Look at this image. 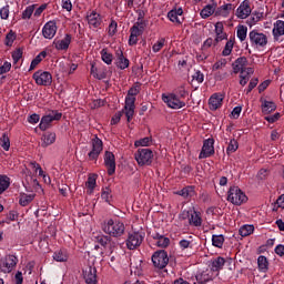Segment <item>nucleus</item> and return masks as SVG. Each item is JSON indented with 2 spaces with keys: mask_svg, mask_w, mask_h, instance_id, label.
I'll return each instance as SVG.
<instances>
[{
  "mask_svg": "<svg viewBox=\"0 0 284 284\" xmlns=\"http://www.w3.org/2000/svg\"><path fill=\"white\" fill-rule=\"evenodd\" d=\"M30 166L36 170V172H39V176H45V173L43 172V169H41V165L37 162H30Z\"/></svg>",
  "mask_w": 284,
  "mask_h": 284,
  "instance_id": "60",
  "label": "nucleus"
},
{
  "mask_svg": "<svg viewBox=\"0 0 284 284\" xmlns=\"http://www.w3.org/2000/svg\"><path fill=\"white\" fill-rule=\"evenodd\" d=\"M232 10H234V4H232V3L223 4V6L219 7L217 9L215 8V17H223L224 19H227V17H230V12H232Z\"/></svg>",
  "mask_w": 284,
  "mask_h": 284,
  "instance_id": "26",
  "label": "nucleus"
},
{
  "mask_svg": "<svg viewBox=\"0 0 284 284\" xmlns=\"http://www.w3.org/2000/svg\"><path fill=\"white\" fill-rule=\"evenodd\" d=\"M210 110H219L223 105V95L220 93L213 94L209 99Z\"/></svg>",
  "mask_w": 284,
  "mask_h": 284,
  "instance_id": "28",
  "label": "nucleus"
},
{
  "mask_svg": "<svg viewBox=\"0 0 284 284\" xmlns=\"http://www.w3.org/2000/svg\"><path fill=\"white\" fill-rule=\"evenodd\" d=\"M163 45H165V38H161L158 40V43H154L152 47L153 52H161L163 49Z\"/></svg>",
  "mask_w": 284,
  "mask_h": 284,
  "instance_id": "54",
  "label": "nucleus"
},
{
  "mask_svg": "<svg viewBox=\"0 0 284 284\" xmlns=\"http://www.w3.org/2000/svg\"><path fill=\"white\" fill-rule=\"evenodd\" d=\"M53 258H54V261H57L58 263H65V261H68V252H67V251H63V250L57 251V252L53 254Z\"/></svg>",
  "mask_w": 284,
  "mask_h": 284,
  "instance_id": "39",
  "label": "nucleus"
},
{
  "mask_svg": "<svg viewBox=\"0 0 284 284\" xmlns=\"http://www.w3.org/2000/svg\"><path fill=\"white\" fill-rule=\"evenodd\" d=\"M104 165L108 168V174L112 176L116 172V162L114 159V153L106 151L104 154Z\"/></svg>",
  "mask_w": 284,
  "mask_h": 284,
  "instance_id": "15",
  "label": "nucleus"
},
{
  "mask_svg": "<svg viewBox=\"0 0 284 284\" xmlns=\"http://www.w3.org/2000/svg\"><path fill=\"white\" fill-rule=\"evenodd\" d=\"M257 266L260 272H266L270 267V262H267V257L264 255H260L257 258Z\"/></svg>",
  "mask_w": 284,
  "mask_h": 284,
  "instance_id": "35",
  "label": "nucleus"
},
{
  "mask_svg": "<svg viewBox=\"0 0 284 284\" xmlns=\"http://www.w3.org/2000/svg\"><path fill=\"white\" fill-rule=\"evenodd\" d=\"M212 278H213L212 271H207V270L196 275V281H199V283L201 284L207 283L209 281H212Z\"/></svg>",
  "mask_w": 284,
  "mask_h": 284,
  "instance_id": "34",
  "label": "nucleus"
},
{
  "mask_svg": "<svg viewBox=\"0 0 284 284\" xmlns=\"http://www.w3.org/2000/svg\"><path fill=\"white\" fill-rule=\"evenodd\" d=\"M94 241H99V244L101 247H103L102 255L105 254V256H110L112 252H114V242H112V237L103 234L94 235Z\"/></svg>",
  "mask_w": 284,
  "mask_h": 284,
  "instance_id": "7",
  "label": "nucleus"
},
{
  "mask_svg": "<svg viewBox=\"0 0 284 284\" xmlns=\"http://www.w3.org/2000/svg\"><path fill=\"white\" fill-rule=\"evenodd\" d=\"M116 57V65L120 68V70H125L126 68H130V60L128 58H124L123 51L121 49L116 50L115 52Z\"/></svg>",
  "mask_w": 284,
  "mask_h": 284,
  "instance_id": "27",
  "label": "nucleus"
},
{
  "mask_svg": "<svg viewBox=\"0 0 284 284\" xmlns=\"http://www.w3.org/2000/svg\"><path fill=\"white\" fill-rule=\"evenodd\" d=\"M133 28H138V30H141L142 32H144L145 28H148V22L139 18L138 22L133 26Z\"/></svg>",
  "mask_w": 284,
  "mask_h": 284,
  "instance_id": "56",
  "label": "nucleus"
},
{
  "mask_svg": "<svg viewBox=\"0 0 284 284\" xmlns=\"http://www.w3.org/2000/svg\"><path fill=\"white\" fill-rule=\"evenodd\" d=\"M276 110V104L272 101H264L262 104V112L264 114H271V112H274Z\"/></svg>",
  "mask_w": 284,
  "mask_h": 284,
  "instance_id": "37",
  "label": "nucleus"
},
{
  "mask_svg": "<svg viewBox=\"0 0 284 284\" xmlns=\"http://www.w3.org/2000/svg\"><path fill=\"white\" fill-rule=\"evenodd\" d=\"M57 34V22L49 21L42 28V36L44 39H54Z\"/></svg>",
  "mask_w": 284,
  "mask_h": 284,
  "instance_id": "18",
  "label": "nucleus"
},
{
  "mask_svg": "<svg viewBox=\"0 0 284 284\" xmlns=\"http://www.w3.org/2000/svg\"><path fill=\"white\" fill-rule=\"evenodd\" d=\"M248 41L252 48H265L267 45V36L254 29L248 33Z\"/></svg>",
  "mask_w": 284,
  "mask_h": 284,
  "instance_id": "4",
  "label": "nucleus"
},
{
  "mask_svg": "<svg viewBox=\"0 0 284 284\" xmlns=\"http://www.w3.org/2000/svg\"><path fill=\"white\" fill-rule=\"evenodd\" d=\"M145 239V233L138 231L130 233L126 239V247L128 250H136L143 243V240Z\"/></svg>",
  "mask_w": 284,
  "mask_h": 284,
  "instance_id": "11",
  "label": "nucleus"
},
{
  "mask_svg": "<svg viewBox=\"0 0 284 284\" xmlns=\"http://www.w3.org/2000/svg\"><path fill=\"white\" fill-rule=\"evenodd\" d=\"M168 18L170 19V21H172V23H178V26H181V23H183V9H172L168 13Z\"/></svg>",
  "mask_w": 284,
  "mask_h": 284,
  "instance_id": "23",
  "label": "nucleus"
},
{
  "mask_svg": "<svg viewBox=\"0 0 284 284\" xmlns=\"http://www.w3.org/2000/svg\"><path fill=\"white\" fill-rule=\"evenodd\" d=\"M14 33L12 32H9L7 36H6V45H12V43H14Z\"/></svg>",
  "mask_w": 284,
  "mask_h": 284,
  "instance_id": "64",
  "label": "nucleus"
},
{
  "mask_svg": "<svg viewBox=\"0 0 284 284\" xmlns=\"http://www.w3.org/2000/svg\"><path fill=\"white\" fill-rule=\"evenodd\" d=\"M0 145L2 149H4L6 152H8V150H10V138L8 136V134L3 133L1 139H0Z\"/></svg>",
  "mask_w": 284,
  "mask_h": 284,
  "instance_id": "49",
  "label": "nucleus"
},
{
  "mask_svg": "<svg viewBox=\"0 0 284 284\" xmlns=\"http://www.w3.org/2000/svg\"><path fill=\"white\" fill-rule=\"evenodd\" d=\"M91 74L92 77H94V79H99L100 81L101 79H105V73H102V75H99V69H97L94 64L91 65Z\"/></svg>",
  "mask_w": 284,
  "mask_h": 284,
  "instance_id": "61",
  "label": "nucleus"
},
{
  "mask_svg": "<svg viewBox=\"0 0 284 284\" xmlns=\"http://www.w3.org/2000/svg\"><path fill=\"white\" fill-rule=\"evenodd\" d=\"M237 39H240V41L247 39V27L241 24L237 27Z\"/></svg>",
  "mask_w": 284,
  "mask_h": 284,
  "instance_id": "46",
  "label": "nucleus"
},
{
  "mask_svg": "<svg viewBox=\"0 0 284 284\" xmlns=\"http://www.w3.org/2000/svg\"><path fill=\"white\" fill-rule=\"evenodd\" d=\"M26 182H27V185H29L31 187H34V189L39 187V180H37V178L34 175H32V173L27 175Z\"/></svg>",
  "mask_w": 284,
  "mask_h": 284,
  "instance_id": "48",
  "label": "nucleus"
},
{
  "mask_svg": "<svg viewBox=\"0 0 284 284\" xmlns=\"http://www.w3.org/2000/svg\"><path fill=\"white\" fill-rule=\"evenodd\" d=\"M234 50V40H229L222 51L223 57H230Z\"/></svg>",
  "mask_w": 284,
  "mask_h": 284,
  "instance_id": "45",
  "label": "nucleus"
},
{
  "mask_svg": "<svg viewBox=\"0 0 284 284\" xmlns=\"http://www.w3.org/2000/svg\"><path fill=\"white\" fill-rule=\"evenodd\" d=\"M37 85H52V74L48 71H37L33 73Z\"/></svg>",
  "mask_w": 284,
  "mask_h": 284,
  "instance_id": "13",
  "label": "nucleus"
},
{
  "mask_svg": "<svg viewBox=\"0 0 284 284\" xmlns=\"http://www.w3.org/2000/svg\"><path fill=\"white\" fill-rule=\"evenodd\" d=\"M139 94V89L133 87L129 90L128 95L125 98V105H124V114L129 122L132 121L134 116V103L136 101V95Z\"/></svg>",
  "mask_w": 284,
  "mask_h": 284,
  "instance_id": "2",
  "label": "nucleus"
},
{
  "mask_svg": "<svg viewBox=\"0 0 284 284\" xmlns=\"http://www.w3.org/2000/svg\"><path fill=\"white\" fill-rule=\"evenodd\" d=\"M70 43H72V36L69 33H67L63 39L53 41L55 50H68Z\"/></svg>",
  "mask_w": 284,
  "mask_h": 284,
  "instance_id": "21",
  "label": "nucleus"
},
{
  "mask_svg": "<svg viewBox=\"0 0 284 284\" xmlns=\"http://www.w3.org/2000/svg\"><path fill=\"white\" fill-rule=\"evenodd\" d=\"M37 194L31 193H21L20 197H19V203L22 207H27V205H30V203H32V201H34Z\"/></svg>",
  "mask_w": 284,
  "mask_h": 284,
  "instance_id": "33",
  "label": "nucleus"
},
{
  "mask_svg": "<svg viewBox=\"0 0 284 284\" xmlns=\"http://www.w3.org/2000/svg\"><path fill=\"white\" fill-rule=\"evenodd\" d=\"M85 186L89 190L88 194H92V192H94V187H97V176H89Z\"/></svg>",
  "mask_w": 284,
  "mask_h": 284,
  "instance_id": "41",
  "label": "nucleus"
},
{
  "mask_svg": "<svg viewBox=\"0 0 284 284\" xmlns=\"http://www.w3.org/2000/svg\"><path fill=\"white\" fill-rule=\"evenodd\" d=\"M45 57H48V52L45 51H41L31 62L30 64V70H34V68H37V65L43 61V59H45Z\"/></svg>",
  "mask_w": 284,
  "mask_h": 284,
  "instance_id": "40",
  "label": "nucleus"
},
{
  "mask_svg": "<svg viewBox=\"0 0 284 284\" xmlns=\"http://www.w3.org/2000/svg\"><path fill=\"white\" fill-rule=\"evenodd\" d=\"M254 233V225H243L240 227V235L242 236H250V234Z\"/></svg>",
  "mask_w": 284,
  "mask_h": 284,
  "instance_id": "42",
  "label": "nucleus"
},
{
  "mask_svg": "<svg viewBox=\"0 0 284 284\" xmlns=\"http://www.w3.org/2000/svg\"><path fill=\"white\" fill-rule=\"evenodd\" d=\"M223 22L215 23V43H221V41H225L227 39V33H225Z\"/></svg>",
  "mask_w": 284,
  "mask_h": 284,
  "instance_id": "29",
  "label": "nucleus"
},
{
  "mask_svg": "<svg viewBox=\"0 0 284 284\" xmlns=\"http://www.w3.org/2000/svg\"><path fill=\"white\" fill-rule=\"evenodd\" d=\"M102 230L105 234H109V236L119 239V236L125 234V224L119 219H110L103 223Z\"/></svg>",
  "mask_w": 284,
  "mask_h": 284,
  "instance_id": "1",
  "label": "nucleus"
},
{
  "mask_svg": "<svg viewBox=\"0 0 284 284\" xmlns=\"http://www.w3.org/2000/svg\"><path fill=\"white\" fill-rule=\"evenodd\" d=\"M226 65H227V61L225 59H222L213 64L212 71L216 72L217 70H225Z\"/></svg>",
  "mask_w": 284,
  "mask_h": 284,
  "instance_id": "52",
  "label": "nucleus"
},
{
  "mask_svg": "<svg viewBox=\"0 0 284 284\" xmlns=\"http://www.w3.org/2000/svg\"><path fill=\"white\" fill-rule=\"evenodd\" d=\"M216 14V3L206 4L200 12L202 19H209L212 14Z\"/></svg>",
  "mask_w": 284,
  "mask_h": 284,
  "instance_id": "30",
  "label": "nucleus"
},
{
  "mask_svg": "<svg viewBox=\"0 0 284 284\" xmlns=\"http://www.w3.org/2000/svg\"><path fill=\"white\" fill-rule=\"evenodd\" d=\"M10 187V178L8 175H0V194Z\"/></svg>",
  "mask_w": 284,
  "mask_h": 284,
  "instance_id": "38",
  "label": "nucleus"
},
{
  "mask_svg": "<svg viewBox=\"0 0 284 284\" xmlns=\"http://www.w3.org/2000/svg\"><path fill=\"white\" fill-rule=\"evenodd\" d=\"M214 154V139H207L204 141L200 159H207Z\"/></svg>",
  "mask_w": 284,
  "mask_h": 284,
  "instance_id": "16",
  "label": "nucleus"
},
{
  "mask_svg": "<svg viewBox=\"0 0 284 284\" xmlns=\"http://www.w3.org/2000/svg\"><path fill=\"white\" fill-rule=\"evenodd\" d=\"M152 159H154V154L150 149H140L135 153V161L139 165H151Z\"/></svg>",
  "mask_w": 284,
  "mask_h": 284,
  "instance_id": "12",
  "label": "nucleus"
},
{
  "mask_svg": "<svg viewBox=\"0 0 284 284\" xmlns=\"http://www.w3.org/2000/svg\"><path fill=\"white\" fill-rule=\"evenodd\" d=\"M101 152H103V141L95 136L92 140V150L89 153V159H91V161H94V159H99V154H101Z\"/></svg>",
  "mask_w": 284,
  "mask_h": 284,
  "instance_id": "14",
  "label": "nucleus"
},
{
  "mask_svg": "<svg viewBox=\"0 0 284 284\" xmlns=\"http://www.w3.org/2000/svg\"><path fill=\"white\" fill-rule=\"evenodd\" d=\"M205 77L203 75V73L201 71H196L193 74V81H196V83H203Z\"/></svg>",
  "mask_w": 284,
  "mask_h": 284,
  "instance_id": "63",
  "label": "nucleus"
},
{
  "mask_svg": "<svg viewBox=\"0 0 284 284\" xmlns=\"http://www.w3.org/2000/svg\"><path fill=\"white\" fill-rule=\"evenodd\" d=\"M101 59L106 65H112V61L114 60V55L112 53L108 52L106 49H102L101 52Z\"/></svg>",
  "mask_w": 284,
  "mask_h": 284,
  "instance_id": "36",
  "label": "nucleus"
},
{
  "mask_svg": "<svg viewBox=\"0 0 284 284\" xmlns=\"http://www.w3.org/2000/svg\"><path fill=\"white\" fill-rule=\"evenodd\" d=\"M61 116L63 114L59 111H51L47 115H43L39 124L40 130L44 132L52 125V121H61Z\"/></svg>",
  "mask_w": 284,
  "mask_h": 284,
  "instance_id": "10",
  "label": "nucleus"
},
{
  "mask_svg": "<svg viewBox=\"0 0 284 284\" xmlns=\"http://www.w3.org/2000/svg\"><path fill=\"white\" fill-rule=\"evenodd\" d=\"M41 141H42L41 146L48 148L49 145H52L54 141H57V133L47 132L42 135Z\"/></svg>",
  "mask_w": 284,
  "mask_h": 284,
  "instance_id": "31",
  "label": "nucleus"
},
{
  "mask_svg": "<svg viewBox=\"0 0 284 284\" xmlns=\"http://www.w3.org/2000/svg\"><path fill=\"white\" fill-rule=\"evenodd\" d=\"M0 17L1 19H8L10 17V6L7 4L0 9Z\"/></svg>",
  "mask_w": 284,
  "mask_h": 284,
  "instance_id": "59",
  "label": "nucleus"
},
{
  "mask_svg": "<svg viewBox=\"0 0 284 284\" xmlns=\"http://www.w3.org/2000/svg\"><path fill=\"white\" fill-rule=\"evenodd\" d=\"M12 70V63L6 61L1 67H0V77L1 74H7V72H10Z\"/></svg>",
  "mask_w": 284,
  "mask_h": 284,
  "instance_id": "58",
  "label": "nucleus"
},
{
  "mask_svg": "<svg viewBox=\"0 0 284 284\" xmlns=\"http://www.w3.org/2000/svg\"><path fill=\"white\" fill-rule=\"evenodd\" d=\"M152 142L151 138H143L134 142L135 148H148Z\"/></svg>",
  "mask_w": 284,
  "mask_h": 284,
  "instance_id": "51",
  "label": "nucleus"
},
{
  "mask_svg": "<svg viewBox=\"0 0 284 284\" xmlns=\"http://www.w3.org/2000/svg\"><path fill=\"white\" fill-rule=\"evenodd\" d=\"M162 101L166 103L168 108H171V110H181V108H185V101L178 98L176 93H163Z\"/></svg>",
  "mask_w": 284,
  "mask_h": 284,
  "instance_id": "6",
  "label": "nucleus"
},
{
  "mask_svg": "<svg viewBox=\"0 0 284 284\" xmlns=\"http://www.w3.org/2000/svg\"><path fill=\"white\" fill-rule=\"evenodd\" d=\"M252 74H247V73H241L240 74V85H247V81H250Z\"/></svg>",
  "mask_w": 284,
  "mask_h": 284,
  "instance_id": "62",
  "label": "nucleus"
},
{
  "mask_svg": "<svg viewBox=\"0 0 284 284\" xmlns=\"http://www.w3.org/2000/svg\"><path fill=\"white\" fill-rule=\"evenodd\" d=\"M227 201L233 205H243L247 203V195L239 186H231L227 192Z\"/></svg>",
  "mask_w": 284,
  "mask_h": 284,
  "instance_id": "3",
  "label": "nucleus"
},
{
  "mask_svg": "<svg viewBox=\"0 0 284 284\" xmlns=\"http://www.w3.org/2000/svg\"><path fill=\"white\" fill-rule=\"evenodd\" d=\"M250 65V62L247 61V58L241 57L237 58L233 63V72L234 74H254V69Z\"/></svg>",
  "mask_w": 284,
  "mask_h": 284,
  "instance_id": "5",
  "label": "nucleus"
},
{
  "mask_svg": "<svg viewBox=\"0 0 284 284\" xmlns=\"http://www.w3.org/2000/svg\"><path fill=\"white\" fill-rule=\"evenodd\" d=\"M265 13L263 11H254L246 21L247 26H250V28H252L253 26H256L258 21L263 19Z\"/></svg>",
  "mask_w": 284,
  "mask_h": 284,
  "instance_id": "32",
  "label": "nucleus"
},
{
  "mask_svg": "<svg viewBox=\"0 0 284 284\" xmlns=\"http://www.w3.org/2000/svg\"><path fill=\"white\" fill-rule=\"evenodd\" d=\"M33 13H34V6H29L22 12V19H30V17H32Z\"/></svg>",
  "mask_w": 284,
  "mask_h": 284,
  "instance_id": "57",
  "label": "nucleus"
},
{
  "mask_svg": "<svg viewBox=\"0 0 284 284\" xmlns=\"http://www.w3.org/2000/svg\"><path fill=\"white\" fill-rule=\"evenodd\" d=\"M83 276L87 284H97V268L94 266H88L83 271Z\"/></svg>",
  "mask_w": 284,
  "mask_h": 284,
  "instance_id": "22",
  "label": "nucleus"
},
{
  "mask_svg": "<svg viewBox=\"0 0 284 284\" xmlns=\"http://www.w3.org/2000/svg\"><path fill=\"white\" fill-rule=\"evenodd\" d=\"M173 94H176L178 98L183 100L187 97V90L185 89V85H180L174 90Z\"/></svg>",
  "mask_w": 284,
  "mask_h": 284,
  "instance_id": "50",
  "label": "nucleus"
},
{
  "mask_svg": "<svg viewBox=\"0 0 284 284\" xmlns=\"http://www.w3.org/2000/svg\"><path fill=\"white\" fill-rule=\"evenodd\" d=\"M156 245L158 247H168V245H170V239L160 235L156 240Z\"/></svg>",
  "mask_w": 284,
  "mask_h": 284,
  "instance_id": "53",
  "label": "nucleus"
},
{
  "mask_svg": "<svg viewBox=\"0 0 284 284\" xmlns=\"http://www.w3.org/2000/svg\"><path fill=\"white\" fill-rule=\"evenodd\" d=\"M189 225H192L193 227H201L203 225V217H201V212L194 210V207L191 211V215L189 217Z\"/></svg>",
  "mask_w": 284,
  "mask_h": 284,
  "instance_id": "24",
  "label": "nucleus"
},
{
  "mask_svg": "<svg viewBox=\"0 0 284 284\" xmlns=\"http://www.w3.org/2000/svg\"><path fill=\"white\" fill-rule=\"evenodd\" d=\"M239 150V142L235 139H231L229 146L226 148V154H234Z\"/></svg>",
  "mask_w": 284,
  "mask_h": 284,
  "instance_id": "44",
  "label": "nucleus"
},
{
  "mask_svg": "<svg viewBox=\"0 0 284 284\" xmlns=\"http://www.w3.org/2000/svg\"><path fill=\"white\" fill-rule=\"evenodd\" d=\"M252 14V7H250V1L244 0L236 9L237 19H247Z\"/></svg>",
  "mask_w": 284,
  "mask_h": 284,
  "instance_id": "17",
  "label": "nucleus"
},
{
  "mask_svg": "<svg viewBox=\"0 0 284 284\" xmlns=\"http://www.w3.org/2000/svg\"><path fill=\"white\" fill-rule=\"evenodd\" d=\"M223 243H225V237L223 235H213L212 236V245L214 247H223Z\"/></svg>",
  "mask_w": 284,
  "mask_h": 284,
  "instance_id": "43",
  "label": "nucleus"
},
{
  "mask_svg": "<svg viewBox=\"0 0 284 284\" xmlns=\"http://www.w3.org/2000/svg\"><path fill=\"white\" fill-rule=\"evenodd\" d=\"M87 21L89 28H99L101 26V16L97 11H91L87 13Z\"/></svg>",
  "mask_w": 284,
  "mask_h": 284,
  "instance_id": "25",
  "label": "nucleus"
},
{
  "mask_svg": "<svg viewBox=\"0 0 284 284\" xmlns=\"http://www.w3.org/2000/svg\"><path fill=\"white\" fill-rule=\"evenodd\" d=\"M272 34L274 41H281V38L284 37V21L277 20L273 23Z\"/></svg>",
  "mask_w": 284,
  "mask_h": 284,
  "instance_id": "19",
  "label": "nucleus"
},
{
  "mask_svg": "<svg viewBox=\"0 0 284 284\" xmlns=\"http://www.w3.org/2000/svg\"><path fill=\"white\" fill-rule=\"evenodd\" d=\"M101 199L106 203H110V199H112V191L109 187L103 189Z\"/></svg>",
  "mask_w": 284,
  "mask_h": 284,
  "instance_id": "55",
  "label": "nucleus"
},
{
  "mask_svg": "<svg viewBox=\"0 0 284 284\" xmlns=\"http://www.w3.org/2000/svg\"><path fill=\"white\" fill-rule=\"evenodd\" d=\"M178 194L183 196V199H189V196H194V189L192 186H186L178 192Z\"/></svg>",
  "mask_w": 284,
  "mask_h": 284,
  "instance_id": "47",
  "label": "nucleus"
},
{
  "mask_svg": "<svg viewBox=\"0 0 284 284\" xmlns=\"http://www.w3.org/2000/svg\"><path fill=\"white\" fill-rule=\"evenodd\" d=\"M151 261L158 270H163L164 267H168V264L170 263V257L168 256V252L161 250L156 251L152 257Z\"/></svg>",
  "mask_w": 284,
  "mask_h": 284,
  "instance_id": "8",
  "label": "nucleus"
},
{
  "mask_svg": "<svg viewBox=\"0 0 284 284\" xmlns=\"http://www.w3.org/2000/svg\"><path fill=\"white\" fill-rule=\"evenodd\" d=\"M19 263V258L14 255H6L0 260V271L3 272V274H10L14 267H17V264Z\"/></svg>",
  "mask_w": 284,
  "mask_h": 284,
  "instance_id": "9",
  "label": "nucleus"
},
{
  "mask_svg": "<svg viewBox=\"0 0 284 284\" xmlns=\"http://www.w3.org/2000/svg\"><path fill=\"white\" fill-rule=\"evenodd\" d=\"M225 267L224 257L217 256L210 261V270L211 272H216V276H219V272Z\"/></svg>",
  "mask_w": 284,
  "mask_h": 284,
  "instance_id": "20",
  "label": "nucleus"
}]
</instances>
